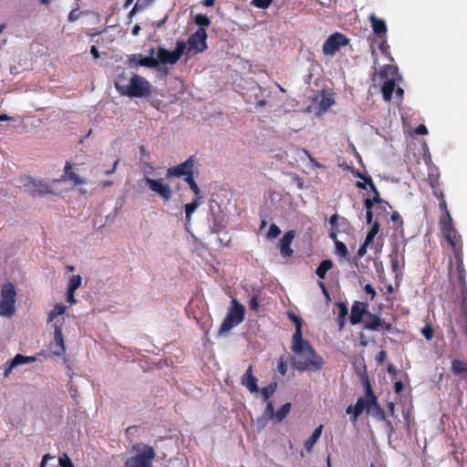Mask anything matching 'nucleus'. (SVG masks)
<instances>
[{
	"label": "nucleus",
	"mask_w": 467,
	"mask_h": 467,
	"mask_svg": "<svg viewBox=\"0 0 467 467\" xmlns=\"http://www.w3.org/2000/svg\"><path fill=\"white\" fill-rule=\"evenodd\" d=\"M291 349L299 358L295 362V366L299 371L316 372L323 368L324 358L315 350L308 340L303 339L298 348H295V343H292Z\"/></svg>",
	"instance_id": "1"
},
{
	"label": "nucleus",
	"mask_w": 467,
	"mask_h": 467,
	"mask_svg": "<svg viewBox=\"0 0 467 467\" xmlns=\"http://www.w3.org/2000/svg\"><path fill=\"white\" fill-rule=\"evenodd\" d=\"M116 89L121 94L130 98H142L150 94V84L143 77L133 74L128 85L120 84L119 79L115 82Z\"/></svg>",
	"instance_id": "2"
},
{
	"label": "nucleus",
	"mask_w": 467,
	"mask_h": 467,
	"mask_svg": "<svg viewBox=\"0 0 467 467\" xmlns=\"http://www.w3.org/2000/svg\"><path fill=\"white\" fill-rule=\"evenodd\" d=\"M439 207L440 210L443 213L439 222L443 237L448 242V244L450 245H453L459 253L461 252V244L459 240H462V236L453 226L452 218L450 212L448 211L446 201L441 200L439 203Z\"/></svg>",
	"instance_id": "3"
},
{
	"label": "nucleus",
	"mask_w": 467,
	"mask_h": 467,
	"mask_svg": "<svg viewBox=\"0 0 467 467\" xmlns=\"http://www.w3.org/2000/svg\"><path fill=\"white\" fill-rule=\"evenodd\" d=\"M132 450L137 451V454L128 458L124 463V467H152L153 460L156 457V452L153 447L143 445L140 450V445H133Z\"/></svg>",
	"instance_id": "4"
},
{
	"label": "nucleus",
	"mask_w": 467,
	"mask_h": 467,
	"mask_svg": "<svg viewBox=\"0 0 467 467\" xmlns=\"http://www.w3.org/2000/svg\"><path fill=\"white\" fill-rule=\"evenodd\" d=\"M245 308L240 304L235 298L232 300V307L227 313L225 318L223 319L220 328L219 333L224 334L230 331L235 326L241 324L244 319Z\"/></svg>",
	"instance_id": "5"
},
{
	"label": "nucleus",
	"mask_w": 467,
	"mask_h": 467,
	"mask_svg": "<svg viewBox=\"0 0 467 467\" xmlns=\"http://www.w3.org/2000/svg\"><path fill=\"white\" fill-rule=\"evenodd\" d=\"M16 291L14 284L6 283L1 289L0 315L11 317L16 311Z\"/></svg>",
	"instance_id": "6"
},
{
	"label": "nucleus",
	"mask_w": 467,
	"mask_h": 467,
	"mask_svg": "<svg viewBox=\"0 0 467 467\" xmlns=\"http://www.w3.org/2000/svg\"><path fill=\"white\" fill-rule=\"evenodd\" d=\"M349 39L341 33H334L327 37L323 44V53L327 56H334L341 47L348 44Z\"/></svg>",
	"instance_id": "7"
},
{
	"label": "nucleus",
	"mask_w": 467,
	"mask_h": 467,
	"mask_svg": "<svg viewBox=\"0 0 467 467\" xmlns=\"http://www.w3.org/2000/svg\"><path fill=\"white\" fill-rule=\"evenodd\" d=\"M366 183L369 186L370 191L373 192L372 198H366L364 201V206L366 208V222L367 223H372V215L374 213L373 208L375 203H383V199L380 198L379 192L374 184L371 178L365 179Z\"/></svg>",
	"instance_id": "8"
},
{
	"label": "nucleus",
	"mask_w": 467,
	"mask_h": 467,
	"mask_svg": "<svg viewBox=\"0 0 467 467\" xmlns=\"http://www.w3.org/2000/svg\"><path fill=\"white\" fill-rule=\"evenodd\" d=\"M366 397H367V403H368V410H370V407L374 408L375 410V416L380 420H385L387 425L389 426L390 431H393V426L389 420H386V415L384 410L377 403V397L375 396L372 388L370 386V383L367 380L366 382V391H365Z\"/></svg>",
	"instance_id": "9"
},
{
	"label": "nucleus",
	"mask_w": 467,
	"mask_h": 467,
	"mask_svg": "<svg viewBox=\"0 0 467 467\" xmlns=\"http://www.w3.org/2000/svg\"><path fill=\"white\" fill-rule=\"evenodd\" d=\"M207 33L204 28H198L188 38V51L202 53L207 49Z\"/></svg>",
	"instance_id": "10"
},
{
	"label": "nucleus",
	"mask_w": 467,
	"mask_h": 467,
	"mask_svg": "<svg viewBox=\"0 0 467 467\" xmlns=\"http://www.w3.org/2000/svg\"><path fill=\"white\" fill-rule=\"evenodd\" d=\"M195 159L193 156L188 158L185 161L179 165L171 167L167 170L168 177H187L189 174H193Z\"/></svg>",
	"instance_id": "11"
},
{
	"label": "nucleus",
	"mask_w": 467,
	"mask_h": 467,
	"mask_svg": "<svg viewBox=\"0 0 467 467\" xmlns=\"http://www.w3.org/2000/svg\"><path fill=\"white\" fill-rule=\"evenodd\" d=\"M145 182L149 188L152 192L158 193L163 201L168 202L171 199L172 190L168 184L163 182L162 179L154 180L150 178H145Z\"/></svg>",
	"instance_id": "12"
},
{
	"label": "nucleus",
	"mask_w": 467,
	"mask_h": 467,
	"mask_svg": "<svg viewBox=\"0 0 467 467\" xmlns=\"http://www.w3.org/2000/svg\"><path fill=\"white\" fill-rule=\"evenodd\" d=\"M154 53H155V49H154V47H151L150 50V56H149V57H142V56L140 54L130 55L128 57V63L130 67L140 66V67H146L149 68H156V67H158V60H156L153 57Z\"/></svg>",
	"instance_id": "13"
},
{
	"label": "nucleus",
	"mask_w": 467,
	"mask_h": 467,
	"mask_svg": "<svg viewBox=\"0 0 467 467\" xmlns=\"http://www.w3.org/2000/svg\"><path fill=\"white\" fill-rule=\"evenodd\" d=\"M364 328L372 331H379L381 329H384L385 331H390L391 324L386 323L379 316L368 312L366 315Z\"/></svg>",
	"instance_id": "14"
},
{
	"label": "nucleus",
	"mask_w": 467,
	"mask_h": 467,
	"mask_svg": "<svg viewBox=\"0 0 467 467\" xmlns=\"http://www.w3.org/2000/svg\"><path fill=\"white\" fill-rule=\"evenodd\" d=\"M368 312V303L355 301L351 306L349 321L355 326L361 323L363 317Z\"/></svg>",
	"instance_id": "15"
},
{
	"label": "nucleus",
	"mask_w": 467,
	"mask_h": 467,
	"mask_svg": "<svg viewBox=\"0 0 467 467\" xmlns=\"http://www.w3.org/2000/svg\"><path fill=\"white\" fill-rule=\"evenodd\" d=\"M459 243L461 244V252H459L458 254V251L457 249H455V247L453 245H450L453 251V255L455 257V260H456V265H457V273H458V282L463 285V284H467L466 283V271L464 270V267H463V245H462V240H459Z\"/></svg>",
	"instance_id": "16"
},
{
	"label": "nucleus",
	"mask_w": 467,
	"mask_h": 467,
	"mask_svg": "<svg viewBox=\"0 0 467 467\" xmlns=\"http://www.w3.org/2000/svg\"><path fill=\"white\" fill-rule=\"evenodd\" d=\"M296 237V231L290 230L286 232L279 242L280 254L284 258L290 257L294 251L291 244Z\"/></svg>",
	"instance_id": "17"
},
{
	"label": "nucleus",
	"mask_w": 467,
	"mask_h": 467,
	"mask_svg": "<svg viewBox=\"0 0 467 467\" xmlns=\"http://www.w3.org/2000/svg\"><path fill=\"white\" fill-rule=\"evenodd\" d=\"M241 383L252 393L258 392L257 379L253 374V366L250 365L245 373L242 376Z\"/></svg>",
	"instance_id": "18"
},
{
	"label": "nucleus",
	"mask_w": 467,
	"mask_h": 467,
	"mask_svg": "<svg viewBox=\"0 0 467 467\" xmlns=\"http://www.w3.org/2000/svg\"><path fill=\"white\" fill-rule=\"evenodd\" d=\"M288 317L296 325V331L292 337V343H295V348H298L299 344H301L304 339L302 333L303 321L300 317L292 312L288 313Z\"/></svg>",
	"instance_id": "19"
},
{
	"label": "nucleus",
	"mask_w": 467,
	"mask_h": 467,
	"mask_svg": "<svg viewBox=\"0 0 467 467\" xmlns=\"http://www.w3.org/2000/svg\"><path fill=\"white\" fill-rule=\"evenodd\" d=\"M60 181H70L75 186L83 185L86 183L85 180L72 171V164L67 161L64 167V174Z\"/></svg>",
	"instance_id": "20"
},
{
	"label": "nucleus",
	"mask_w": 467,
	"mask_h": 467,
	"mask_svg": "<svg viewBox=\"0 0 467 467\" xmlns=\"http://www.w3.org/2000/svg\"><path fill=\"white\" fill-rule=\"evenodd\" d=\"M156 55H157V58H155V59L158 60V66L160 64L174 65V64H176L178 62V60L175 57L173 52L172 51H169L168 49H166V48H164L162 47H159L157 48Z\"/></svg>",
	"instance_id": "21"
},
{
	"label": "nucleus",
	"mask_w": 467,
	"mask_h": 467,
	"mask_svg": "<svg viewBox=\"0 0 467 467\" xmlns=\"http://www.w3.org/2000/svg\"><path fill=\"white\" fill-rule=\"evenodd\" d=\"M36 358L34 356H24L22 354H16L15 358L10 361L8 367L5 370V376H8L11 370L23 364L32 363L36 361Z\"/></svg>",
	"instance_id": "22"
},
{
	"label": "nucleus",
	"mask_w": 467,
	"mask_h": 467,
	"mask_svg": "<svg viewBox=\"0 0 467 467\" xmlns=\"http://www.w3.org/2000/svg\"><path fill=\"white\" fill-rule=\"evenodd\" d=\"M54 341L55 349L53 350V353L56 356H61L65 352V345L62 328L60 326L57 325H55Z\"/></svg>",
	"instance_id": "23"
},
{
	"label": "nucleus",
	"mask_w": 467,
	"mask_h": 467,
	"mask_svg": "<svg viewBox=\"0 0 467 467\" xmlns=\"http://www.w3.org/2000/svg\"><path fill=\"white\" fill-rule=\"evenodd\" d=\"M369 21L373 32L379 37L385 36L387 34V25L383 19L378 18L374 14L369 16Z\"/></svg>",
	"instance_id": "24"
},
{
	"label": "nucleus",
	"mask_w": 467,
	"mask_h": 467,
	"mask_svg": "<svg viewBox=\"0 0 467 467\" xmlns=\"http://www.w3.org/2000/svg\"><path fill=\"white\" fill-rule=\"evenodd\" d=\"M31 192L34 196H43L47 194H52L53 191L49 184L43 182L41 181H36L32 182Z\"/></svg>",
	"instance_id": "25"
},
{
	"label": "nucleus",
	"mask_w": 467,
	"mask_h": 467,
	"mask_svg": "<svg viewBox=\"0 0 467 467\" xmlns=\"http://www.w3.org/2000/svg\"><path fill=\"white\" fill-rule=\"evenodd\" d=\"M337 306L338 308V316L337 317V324L339 330H342L345 327L347 317L348 315V309L345 303L338 302L337 303Z\"/></svg>",
	"instance_id": "26"
},
{
	"label": "nucleus",
	"mask_w": 467,
	"mask_h": 467,
	"mask_svg": "<svg viewBox=\"0 0 467 467\" xmlns=\"http://www.w3.org/2000/svg\"><path fill=\"white\" fill-rule=\"evenodd\" d=\"M323 425H319L317 428L315 429L311 436L305 441V449L307 452H311L313 450V447L319 440L321 434H322Z\"/></svg>",
	"instance_id": "27"
},
{
	"label": "nucleus",
	"mask_w": 467,
	"mask_h": 467,
	"mask_svg": "<svg viewBox=\"0 0 467 467\" xmlns=\"http://www.w3.org/2000/svg\"><path fill=\"white\" fill-rule=\"evenodd\" d=\"M395 81L393 79H389L384 82L381 87L382 96L385 101L389 102L392 98V94L395 90Z\"/></svg>",
	"instance_id": "28"
},
{
	"label": "nucleus",
	"mask_w": 467,
	"mask_h": 467,
	"mask_svg": "<svg viewBox=\"0 0 467 467\" xmlns=\"http://www.w3.org/2000/svg\"><path fill=\"white\" fill-rule=\"evenodd\" d=\"M333 266H334V263L332 262V260H330V259L323 260V261H321V263L319 264V265L316 269V275L320 279H325L327 271L332 269Z\"/></svg>",
	"instance_id": "29"
},
{
	"label": "nucleus",
	"mask_w": 467,
	"mask_h": 467,
	"mask_svg": "<svg viewBox=\"0 0 467 467\" xmlns=\"http://www.w3.org/2000/svg\"><path fill=\"white\" fill-rule=\"evenodd\" d=\"M202 198L195 197L192 202L187 203L185 205V220L187 223H190L192 221V215L195 212V210L201 205Z\"/></svg>",
	"instance_id": "30"
},
{
	"label": "nucleus",
	"mask_w": 467,
	"mask_h": 467,
	"mask_svg": "<svg viewBox=\"0 0 467 467\" xmlns=\"http://www.w3.org/2000/svg\"><path fill=\"white\" fill-rule=\"evenodd\" d=\"M389 259H390V265H391V270L396 275L400 271V260H399V248L398 246H395L391 253L389 254Z\"/></svg>",
	"instance_id": "31"
},
{
	"label": "nucleus",
	"mask_w": 467,
	"mask_h": 467,
	"mask_svg": "<svg viewBox=\"0 0 467 467\" xmlns=\"http://www.w3.org/2000/svg\"><path fill=\"white\" fill-rule=\"evenodd\" d=\"M451 370L455 375H461L467 371V364L460 359L451 361Z\"/></svg>",
	"instance_id": "32"
},
{
	"label": "nucleus",
	"mask_w": 467,
	"mask_h": 467,
	"mask_svg": "<svg viewBox=\"0 0 467 467\" xmlns=\"http://www.w3.org/2000/svg\"><path fill=\"white\" fill-rule=\"evenodd\" d=\"M383 203H375V213H376V218L379 219V216H387L389 213V209H392V206L389 203V202L383 200Z\"/></svg>",
	"instance_id": "33"
},
{
	"label": "nucleus",
	"mask_w": 467,
	"mask_h": 467,
	"mask_svg": "<svg viewBox=\"0 0 467 467\" xmlns=\"http://www.w3.org/2000/svg\"><path fill=\"white\" fill-rule=\"evenodd\" d=\"M183 180L188 183L195 197L202 198L201 190L193 178V174H189L187 177H184Z\"/></svg>",
	"instance_id": "34"
},
{
	"label": "nucleus",
	"mask_w": 467,
	"mask_h": 467,
	"mask_svg": "<svg viewBox=\"0 0 467 467\" xmlns=\"http://www.w3.org/2000/svg\"><path fill=\"white\" fill-rule=\"evenodd\" d=\"M67 307L62 304H57L54 308L49 312L47 322L53 321L57 316L63 315Z\"/></svg>",
	"instance_id": "35"
},
{
	"label": "nucleus",
	"mask_w": 467,
	"mask_h": 467,
	"mask_svg": "<svg viewBox=\"0 0 467 467\" xmlns=\"http://www.w3.org/2000/svg\"><path fill=\"white\" fill-rule=\"evenodd\" d=\"M194 23L199 26V28H204L208 27L211 25L210 18L203 14H197L194 16Z\"/></svg>",
	"instance_id": "36"
},
{
	"label": "nucleus",
	"mask_w": 467,
	"mask_h": 467,
	"mask_svg": "<svg viewBox=\"0 0 467 467\" xmlns=\"http://www.w3.org/2000/svg\"><path fill=\"white\" fill-rule=\"evenodd\" d=\"M335 248H336L335 253L338 257H341V258L348 257V251L346 244L343 242L336 240Z\"/></svg>",
	"instance_id": "37"
},
{
	"label": "nucleus",
	"mask_w": 467,
	"mask_h": 467,
	"mask_svg": "<svg viewBox=\"0 0 467 467\" xmlns=\"http://www.w3.org/2000/svg\"><path fill=\"white\" fill-rule=\"evenodd\" d=\"M291 410V403L287 402L278 409L275 417L277 421H282L289 413Z\"/></svg>",
	"instance_id": "38"
},
{
	"label": "nucleus",
	"mask_w": 467,
	"mask_h": 467,
	"mask_svg": "<svg viewBox=\"0 0 467 467\" xmlns=\"http://www.w3.org/2000/svg\"><path fill=\"white\" fill-rule=\"evenodd\" d=\"M277 384L275 382H272L266 387H264L261 389V394L265 400H268L270 397H272L276 389Z\"/></svg>",
	"instance_id": "39"
},
{
	"label": "nucleus",
	"mask_w": 467,
	"mask_h": 467,
	"mask_svg": "<svg viewBox=\"0 0 467 467\" xmlns=\"http://www.w3.org/2000/svg\"><path fill=\"white\" fill-rule=\"evenodd\" d=\"M366 405H368L367 398L364 399L363 397H360L358 399L356 404L353 405L355 407V419H358L359 417V415L365 410Z\"/></svg>",
	"instance_id": "40"
},
{
	"label": "nucleus",
	"mask_w": 467,
	"mask_h": 467,
	"mask_svg": "<svg viewBox=\"0 0 467 467\" xmlns=\"http://www.w3.org/2000/svg\"><path fill=\"white\" fill-rule=\"evenodd\" d=\"M82 278L79 275H72L67 284V290L76 291L81 285Z\"/></svg>",
	"instance_id": "41"
},
{
	"label": "nucleus",
	"mask_w": 467,
	"mask_h": 467,
	"mask_svg": "<svg viewBox=\"0 0 467 467\" xmlns=\"http://www.w3.org/2000/svg\"><path fill=\"white\" fill-rule=\"evenodd\" d=\"M185 48H186V43L184 41H182V40L177 41L176 47L172 52L178 61L183 55Z\"/></svg>",
	"instance_id": "42"
},
{
	"label": "nucleus",
	"mask_w": 467,
	"mask_h": 467,
	"mask_svg": "<svg viewBox=\"0 0 467 467\" xmlns=\"http://www.w3.org/2000/svg\"><path fill=\"white\" fill-rule=\"evenodd\" d=\"M334 103V100L332 98L328 96H322L319 106L323 110L328 109Z\"/></svg>",
	"instance_id": "43"
},
{
	"label": "nucleus",
	"mask_w": 467,
	"mask_h": 467,
	"mask_svg": "<svg viewBox=\"0 0 467 467\" xmlns=\"http://www.w3.org/2000/svg\"><path fill=\"white\" fill-rule=\"evenodd\" d=\"M274 0H252L251 5L257 8L266 9L268 8Z\"/></svg>",
	"instance_id": "44"
},
{
	"label": "nucleus",
	"mask_w": 467,
	"mask_h": 467,
	"mask_svg": "<svg viewBox=\"0 0 467 467\" xmlns=\"http://www.w3.org/2000/svg\"><path fill=\"white\" fill-rule=\"evenodd\" d=\"M280 234H281L280 228L276 224L272 223L268 230L267 236L269 239H274V238H276Z\"/></svg>",
	"instance_id": "45"
},
{
	"label": "nucleus",
	"mask_w": 467,
	"mask_h": 467,
	"mask_svg": "<svg viewBox=\"0 0 467 467\" xmlns=\"http://www.w3.org/2000/svg\"><path fill=\"white\" fill-rule=\"evenodd\" d=\"M277 369L281 375L285 376L287 372V361L284 357H280L278 359Z\"/></svg>",
	"instance_id": "46"
},
{
	"label": "nucleus",
	"mask_w": 467,
	"mask_h": 467,
	"mask_svg": "<svg viewBox=\"0 0 467 467\" xmlns=\"http://www.w3.org/2000/svg\"><path fill=\"white\" fill-rule=\"evenodd\" d=\"M58 462L60 467H74L72 461L66 453L59 457Z\"/></svg>",
	"instance_id": "47"
},
{
	"label": "nucleus",
	"mask_w": 467,
	"mask_h": 467,
	"mask_svg": "<svg viewBox=\"0 0 467 467\" xmlns=\"http://www.w3.org/2000/svg\"><path fill=\"white\" fill-rule=\"evenodd\" d=\"M248 306H249V308L254 311V312H257L258 309H259V302H258V297L256 295H254L253 296H251V298L249 299L248 301Z\"/></svg>",
	"instance_id": "48"
},
{
	"label": "nucleus",
	"mask_w": 467,
	"mask_h": 467,
	"mask_svg": "<svg viewBox=\"0 0 467 467\" xmlns=\"http://www.w3.org/2000/svg\"><path fill=\"white\" fill-rule=\"evenodd\" d=\"M457 323L461 327L464 335L467 337V316L460 315L457 319Z\"/></svg>",
	"instance_id": "49"
},
{
	"label": "nucleus",
	"mask_w": 467,
	"mask_h": 467,
	"mask_svg": "<svg viewBox=\"0 0 467 467\" xmlns=\"http://www.w3.org/2000/svg\"><path fill=\"white\" fill-rule=\"evenodd\" d=\"M421 334L424 336V337L427 340H431L433 337V328H432L431 325H426L421 329Z\"/></svg>",
	"instance_id": "50"
},
{
	"label": "nucleus",
	"mask_w": 467,
	"mask_h": 467,
	"mask_svg": "<svg viewBox=\"0 0 467 467\" xmlns=\"http://www.w3.org/2000/svg\"><path fill=\"white\" fill-rule=\"evenodd\" d=\"M364 291L369 295V300L370 301H373L377 296V293H376V290L374 289V287L370 285V284H367L365 286H364Z\"/></svg>",
	"instance_id": "51"
},
{
	"label": "nucleus",
	"mask_w": 467,
	"mask_h": 467,
	"mask_svg": "<svg viewBox=\"0 0 467 467\" xmlns=\"http://www.w3.org/2000/svg\"><path fill=\"white\" fill-rule=\"evenodd\" d=\"M370 224H372V226L369 229L368 233H370V234H372L374 235H377L379 231V227H380V223L379 222V219L376 218L375 221L372 220V223Z\"/></svg>",
	"instance_id": "52"
},
{
	"label": "nucleus",
	"mask_w": 467,
	"mask_h": 467,
	"mask_svg": "<svg viewBox=\"0 0 467 467\" xmlns=\"http://www.w3.org/2000/svg\"><path fill=\"white\" fill-rule=\"evenodd\" d=\"M370 224H372V226L369 229L368 233H370V234H372L374 235H377L379 231V227H380V223L379 222V219L376 218L375 221L372 220V223Z\"/></svg>",
	"instance_id": "53"
},
{
	"label": "nucleus",
	"mask_w": 467,
	"mask_h": 467,
	"mask_svg": "<svg viewBox=\"0 0 467 467\" xmlns=\"http://www.w3.org/2000/svg\"><path fill=\"white\" fill-rule=\"evenodd\" d=\"M80 15H81V12L78 8L73 9L69 13L67 19L69 22H74L79 18Z\"/></svg>",
	"instance_id": "54"
},
{
	"label": "nucleus",
	"mask_w": 467,
	"mask_h": 467,
	"mask_svg": "<svg viewBox=\"0 0 467 467\" xmlns=\"http://www.w3.org/2000/svg\"><path fill=\"white\" fill-rule=\"evenodd\" d=\"M368 245H369V244H366V243H363V244L359 246V248H358V253H357V256H358V258H361V257H363V256L366 254Z\"/></svg>",
	"instance_id": "55"
},
{
	"label": "nucleus",
	"mask_w": 467,
	"mask_h": 467,
	"mask_svg": "<svg viewBox=\"0 0 467 467\" xmlns=\"http://www.w3.org/2000/svg\"><path fill=\"white\" fill-rule=\"evenodd\" d=\"M265 413L270 417L273 418L275 414V408L272 401H268L265 409Z\"/></svg>",
	"instance_id": "56"
},
{
	"label": "nucleus",
	"mask_w": 467,
	"mask_h": 467,
	"mask_svg": "<svg viewBox=\"0 0 467 467\" xmlns=\"http://www.w3.org/2000/svg\"><path fill=\"white\" fill-rule=\"evenodd\" d=\"M381 38H382V40H381L380 44L379 45V49L382 53H386L387 48H389V46H388V43H387L386 36H382Z\"/></svg>",
	"instance_id": "57"
},
{
	"label": "nucleus",
	"mask_w": 467,
	"mask_h": 467,
	"mask_svg": "<svg viewBox=\"0 0 467 467\" xmlns=\"http://www.w3.org/2000/svg\"><path fill=\"white\" fill-rule=\"evenodd\" d=\"M75 291H70L67 289V301L71 305L76 304L77 300L75 299Z\"/></svg>",
	"instance_id": "58"
},
{
	"label": "nucleus",
	"mask_w": 467,
	"mask_h": 467,
	"mask_svg": "<svg viewBox=\"0 0 467 467\" xmlns=\"http://www.w3.org/2000/svg\"><path fill=\"white\" fill-rule=\"evenodd\" d=\"M390 219L393 223H399L400 225L403 223L402 218L398 212H394L391 214Z\"/></svg>",
	"instance_id": "59"
},
{
	"label": "nucleus",
	"mask_w": 467,
	"mask_h": 467,
	"mask_svg": "<svg viewBox=\"0 0 467 467\" xmlns=\"http://www.w3.org/2000/svg\"><path fill=\"white\" fill-rule=\"evenodd\" d=\"M318 285H319V287L321 288L323 295H324L327 299H330L329 292H328V290H327V286H326L325 283H324V282H322V281H318Z\"/></svg>",
	"instance_id": "60"
},
{
	"label": "nucleus",
	"mask_w": 467,
	"mask_h": 467,
	"mask_svg": "<svg viewBox=\"0 0 467 467\" xmlns=\"http://www.w3.org/2000/svg\"><path fill=\"white\" fill-rule=\"evenodd\" d=\"M416 133L419 135H426L428 133V130L425 125L420 124L416 128Z\"/></svg>",
	"instance_id": "61"
},
{
	"label": "nucleus",
	"mask_w": 467,
	"mask_h": 467,
	"mask_svg": "<svg viewBox=\"0 0 467 467\" xmlns=\"http://www.w3.org/2000/svg\"><path fill=\"white\" fill-rule=\"evenodd\" d=\"M55 457L50 455L49 453H47L43 456L40 466L39 467H46L48 460L54 459Z\"/></svg>",
	"instance_id": "62"
},
{
	"label": "nucleus",
	"mask_w": 467,
	"mask_h": 467,
	"mask_svg": "<svg viewBox=\"0 0 467 467\" xmlns=\"http://www.w3.org/2000/svg\"><path fill=\"white\" fill-rule=\"evenodd\" d=\"M462 301H467V284H463L461 287Z\"/></svg>",
	"instance_id": "63"
},
{
	"label": "nucleus",
	"mask_w": 467,
	"mask_h": 467,
	"mask_svg": "<svg viewBox=\"0 0 467 467\" xmlns=\"http://www.w3.org/2000/svg\"><path fill=\"white\" fill-rule=\"evenodd\" d=\"M460 315L462 316H467V301H462L461 306H460Z\"/></svg>",
	"instance_id": "64"
}]
</instances>
